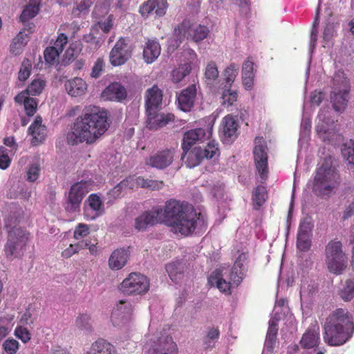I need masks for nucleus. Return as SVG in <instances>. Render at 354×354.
Returning <instances> with one entry per match:
<instances>
[{
    "label": "nucleus",
    "mask_w": 354,
    "mask_h": 354,
    "mask_svg": "<svg viewBox=\"0 0 354 354\" xmlns=\"http://www.w3.org/2000/svg\"><path fill=\"white\" fill-rule=\"evenodd\" d=\"M324 329V340L326 344L332 346L342 345L354 333L353 317L346 309H336L326 319Z\"/></svg>",
    "instance_id": "f03ea898"
},
{
    "label": "nucleus",
    "mask_w": 354,
    "mask_h": 354,
    "mask_svg": "<svg viewBox=\"0 0 354 354\" xmlns=\"http://www.w3.org/2000/svg\"><path fill=\"white\" fill-rule=\"evenodd\" d=\"M19 342L14 339H8L3 344V349L9 354H15L19 349Z\"/></svg>",
    "instance_id": "680f3d73"
},
{
    "label": "nucleus",
    "mask_w": 354,
    "mask_h": 354,
    "mask_svg": "<svg viewBox=\"0 0 354 354\" xmlns=\"http://www.w3.org/2000/svg\"><path fill=\"white\" fill-rule=\"evenodd\" d=\"M341 151L344 159L348 162L350 169H354V140H350L343 144Z\"/></svg>",
    "instance_id": "ea45409f"
},
{
    "label": "nucleus",
    "mask_w": 354,
    "mask_h": 354,
    "mask_svg": "<svg viewBox=\"0 0 354 354\" xmlns=\"http://www.w3.org/2000/svg\"><path fill=\"white\" fill-rule=\"evenodd\" d=\"M41 0H30L20 16L22 21H26L35 17L40 10Z\"/></svg>",
    "instance_id": "e433bc0d"
},
{
    "label": "nucleus",
    "mask_w": 354,
    "mask_h": 354,
    "mask_svg": "<svg viewBox=\"0 0 354 354\" xmlns=\"http://www.w3.org/2000/svg\"><path fill=\"white\" fill-rule=\"evenodd\" d=\"M175 156L174 149L162 150L150 156L147 159L146 164L157 169H164L172 164Z\"/></svg>",
    "instance_id": "6ab92c4d"
},
{
    "label": "nucleus",
    "mask_w": 354,
    "mask_h": 354,
    "mask_svg": "<svg viewBox=\"0 0 354 354\" xmlns=\"http://www.w3.org/2000/svg\"><path fill=\"white\" fill-rule=\"evenodd\" d=\"M239 68L236 64H231L228 67L225 68L223 72L225 77V81L226 84L225 87H230L234 82L238 73Z\"/></svg>",
    "instance_id": "a18cd8bd"
},
{
    "label": "nucleus",
    "mask_w": 354,
    "mask_h": 354,
    "mask_svg": "<svg viewBox=\"0 0 354 354\" xmlns=\"http://www.w3.org/2000/svg\"><path fill=\"white\" fill-rule=\"evenodd\" d=\"M45 85L46 83L42 79L37 78L34 80L23 92H26L27 95H38L42 92Z\"/></svg>",
    "instance_id": "49530a36"
},
{
    "label": "nucleus",
    "mask_w": 354,
    "mask_h": 354,
    "mask_svg": "<svg viewBox=\"0 0 354 354\" xmlns=\"http://www.w3.org/2000/svg\"><path fill=\"white\" fill-rule=\"evenodd\" d=\"M220 336L219 330L217 328H210L207 332V335L204 338V345L207 348H212L215 346L216 341Z\"/></svg>",
    "instance_id": "de8ad7c7"
},
{
    "label": "nucleus",
    "mask_w": 354,
    "mask_h": 354,
    "mask_svg": "<svg viewBox=\"0 0 354 354\" xmlns=\"http://www.w3.org/2000/svg\"><path fill=\"white\" fill-rule=\"evenodd\" d=\"M28 133L32 137V142L34 145L41 142L46 136V129L42 124V119L41 117L37 116L35 121L31 124L28 128Z\"/></svg>",
    "instance_id": "7c9ffc66"
},
{
    "label": "nucleus",
    "mask_w": 354,
    "mask_h": 354,
    "mask_svg": "<svg viewBox=\"0 0 354 354\" xmlns=\"http://www.w3.org/2000/svg\"><path fill=\"white\" fill-rule=\"evenodd\" d=\"M107 119L105 110L97 106L86 107L68 133L67 142L71 145L95 143L108 130L109 124Z\"/></svg>",
    "instance_id": "f257e3e1"
},
{
    "label": "nucleus",
    "mask_w": 354,
    "mask_h": 354,
    "mask_svg": "<svg viewBox=\"0 0 354 354\" xmlns=\"http://www.w3.org/2000/svg\"><path fill=\"white\" fill-rule=\"evenodd\" d=\"M165 270L170 279L174 282H178L183 274V265L181 261H176L167 264Z\"/></svg>",
    "instance_id": "58836bf2"
},
{
    "label": "nucleus",
    "mask_w": 354,
    "mask_h": 354,
    "mask_svg": "<svg viewBox=\"0 0 354 354\" xmlns=\"http://www.w3.org/2000/svg\"><path fill=\"white\" fill-rule=\"evenodd\" d=\"M145 354H178L177 344L165 328L151 320L144 339Z\"/></svg>",
    "instance_id": "20e7f679"
},
{
    "label": "nucleus",
    "mask_w": 354,
    "mask_h": 354,
    "mask_svg": "<svg viewBox=\"0 0 354 354\" xmlns=\"http://www.w3.org/2000/svg\"><path fill=\"white\" fill-rule=\"evenodd\" d=\"M93 182L84 181L75 183L69 190L66 202V209L68 212H75L80 210L81 203L86 194L91 190Z\"/></svg>",
    "instance_id": "9b49d317"
},
{
    "label": "nucleus",
    "mask_w": 354,
    "mask_h": 354,
    "mask_svg": "<svg viewBox=\"0 0 354 354\" xmlns=\"http://www.w3.org/2000/svg\"><path fill=\"white\" fill-rule=\"evenodd\" d=\"M197 214L193 208L189 209L183 216L169 225L174 233H180L187 236L192 234L196 228Z\"/></svg>",
    "instance_id": "a211bd4d"
},
{
    "label": "nucleus",
    "mask_w": 354,
    "mask_h": 354,
    "mask_svg": "<svg viewBox=\"0 0 354 354\" xmlns=\"http://www.w3.org/2000/svg\"><path fill=\"white\" fill-rule=\"evenodd\" d=\"M127 95L126 88L118 82L109 84L102 93V99L108 101L121 102Z\"/></svg>",
    "instance_id": "a878e982"
},
{
    "label": "nucleus",
    "mask_w": 354,
    "mask_h": 354,
    "mask_svg": "<svg viewBox=\"0 0 354 354\" xmlns=\"http://www.w3.org/2000/svg\"><path fill=\"white\" fill-rule=\"evenodd\" d=\"M40 168L37 163L32 164L27 171V180L30 182L35 181L39 175Z\"/></svg>",
    "instance_id": "e2e57ef3"
},
{
    "label": "nucleus",
    "mask_w": 354,
    "mask_h": 354,
    "mask_svg": "<svg viewBox=\"0 0 354 354\" xmlns=\"http://www.w3.org/2000/svg\"><path fill=\"white\" fill-rule=\"evenodd\" d=\"M161 48L156 39L148 40L143 49V59L147 64H151L159 57Z\"/></svg>",
    "instance_id": "2f4dec72"
},
{
    "label": "nucleus",
    "mask_w": 354,
    "mask_h": 354,
    "mask_svg": "<svg viewBox=\"0 0 354 354\" xmlns=\"http://www.w3.org/2000/svg\"><path fill=\"white\" fill-rule=\"evenodd\" d=\"M87 354H116L114 346L104 339L94 342L87 351Z\"/></svg>",
    "instance_id": "c9c22d12"
},
{
    "label": "nucleus",
    "mask_w": 354,
    "mask_h": 354,
    "mask_svg": "<svg viewBox=\"0 0 354 354\" xmlns=\"http://www.w3.org/2000/svg\"><path fill=\"white\" fill-rule=\"evenodd\" d=\"M59 55V50L56 47H48L44 53L45 61L49 64H55L58 60Z\"/></svg>",
    "instance_id": "4d7b16f0"
},
{
    "label": "nucleus",
    "mask_w": 354,
    "mask_h": 354,
    "mask_svg": "<svg viewBox=\"0 0 354 354\" xmlns=\"http://www.w3.org/2000/svg\"><path fill=\"white\" fill-rule=\"evenodd\" d=\"M15 336L21 339L24 343L30 341L31 335L27 327L23 325H18L15 330Z\"/></svg>",
    "instance_id": "bf43d9fd"
},
{
    "label": "nucleus",
    "mask_w": 354,
    "mask_h": 354,
    "mask_svg": "<svg viewBox=\"0 0 354 354\" xmlns=\"http://www.w3.org/2000/svg\"><path fill=\"white\" fill-rule=\"evenodd\" d=\"M163 182L151 179H145L141 176L136 178L129 177L121 181L112 190L113 194L119 192L124 188L133 189L135 185L142 188H149L151 190H158L163 187Z\"/></svg>",
    "instance_id": "f3484780"
},
{
    "label": "nucleus",
    "mask_w": 354,
    "mask_h": 354,
    "mask_svg": "<svg viewBox=\"0 0 354 354\" xmlns=\"http://www.w3.org/2000/svg\"><path fill=\"white\" fill-rule=\"evenodd\" d=\"M313 227L314 223L313 218L309 216H306L300 221L297 233L312 236Z\"/></svg>",
    "instance_id": "09e8293b"
},
{
    "label": "nucleus",
    "mask_w": 354,
    "mask_h": 354,
    "mask_svg": "<svg viewBox=\"0 0 354 354\" xmlns=\"http://www.w3.org/2000/svg\"><path fill=\"white\" fill-rule=\"evenodd\" d=\"M15 102L19 104H24L26 113L28 116H32L37 109L36 100L27 95L26 92H21L15 97Z\"/></svg>",
    "instance_id": "f704fd0d"
},
{
    "label": "nucleus",
    "mask_w": 354,
    "mask_h": 354,
    "mask_svg": "<svg viewBox=\"0 0 354 354\" xmlns=\"http://www.w3.org/2000/svg\"><path fill=\"white\" fill-rule=\"evenodd\" d=\"M209 30L207 27L198 24H190L185 21L174 30V38L169 40V48H177L184 38L199 42L205 39Z\"/></svg>",
    "instance_id": "0eeeda50"
},
{
    "label": "nucleus",
    "mask_w": 354,
    "mask_h": 354,
    "mask_svg": "<svg viewBox=\"0 0 354 354\" xmlns=\"http://www.w3.org/2000/svg\"><path fill=\"white\" fill-rule=\"evenodd\" d=\"M340 183V178L330 158L326 159L317 169L313 189L319 195H328Z\"/></svg>",
    "instance_id": "39448f33"
},
{
    "label": "nucleus",
    "mask_w": 354,
    "mask_h": 354,
    "mask_svg": "<svg viewBox=\"0 0 354 354\" xmlns=\"http://www.w3.org/2000/svg\"><path fill=\"white\" fill-rule=\"evenodd\" d=\"M28 233L19 227H14L8 233L5 245V254L10 259L21 258L26 250Z\"/></svg>",
    "instance_id": "9d476101"
},
{
    "label": "nucleus",
    "mask_w": 354,
    "mask_h": 354,
    "mask_svg": "<svg viewBox=\"0 0 354 354\" xmlns=\"http://www.w3.org/2000/svg\"><path fill=\"white\" fill-rule=\"evenodd\" d=\"M333 87L330 101L335 111L342 113L346 109L349 98L350 86L346 75L337 71L333 78Z\"/></svg>",
    "instance_id": "6e6552de"
},
{
    "label": "nucleus",
    "mask_w": 354,
    "mask_h": 354,
    "mask_svg": "<svg viewBox=\"0 0 354 354\" xmlns=\"http://www.w3.org/2000/svg\"><path fill=\"white\" fill-rule=\"evenodd\" d=\"M64 86L68 94L73 97L82 96L87 91V84L80 77H74L67 80Z\"/></svg>",
    "instance_id": "c85d7f7f"
},
{
    "label": "nucleus",
    "mask_w": 354,
    "mask_h": 354,
    "mask_svg": "<svg viewBox=\"0 0 354 354\" xmlns=\"http://www.w3.org/2000/svg\"><path fill=\"white\" fill-rule=\"evenodd\" d=\"M149 288V281L142 274L132 272L121 283L120 289L127 295H142Z\"/></svg>",
    "instance_id": "f8f14e48"
},
{
    "label": "nucleus",
    "mask_w": 354,
    "mask_h": 354,
    "mask_svg": "<svg viewBox=\"0 0 354 354\" xmlns=\"http://www.w3.org/2000/svg\"><path fill=\"white\" fill-rule=\"evenodd\" d=\"M319 342V328L317 325L311 326L303 335L300 346L304 349L315 348Z\"/></svg>",
    "instance_id": "bb28decb"
},
{
    "label": "nucleus",
    "mask_w": 354,
    "mask_h": 354,
    "mask_svg": "<svg viewBox=\"0 0 354 354\" xmlns=\"http://www.w3.org/2000/svg\"><path fill=\"white\" fill-rule=\"evenodd\" d=\"M185 156H187L186 165L189 168H193L200 164L204 158L201 147H194L190 151H183Z\"/></svg>",
    "instance_id": "4c0bfd02"
},
{
    "label": "nucleus",
    "mask_w": 354,
    "mask_h": 354,
    "mask_svg": "<svg viewBox=\"0 0 354 354\" xmlns=\"http://www.w3.org/2000/svg\"><path fill=\"white\" fill-rule=\"evenodd\" d=\"M335 26L333 24H328L323 33V47H328L330 44L331 39L335 36Z\"/></svg>",
    "instance_id": "5fc2aeb1"
},
{
    "label": "nucleus",
    "mask_w": 354,
    "mask_h": 354,
    "mask_svg": "<svg viewBox=\"0 0 354 354\" xmlns=\"http://www.w3.org/2000/svg\"><path fill=\"white\" fill-rule=\"evenodd\" d=\"M281 317L272 316L269 321V327L266 335V344L268 346H272L274 342L276 335L278 332L277 322Z\"/></svg>",
    "instance_id": "37998d69"
},
{
    "label": "nucleus",
    "mask_w": 354,
    "mask_h": 354,
    "mask_svg": "<svg viewBox=\"0 0 354 354\" xmlns=\"http://www.w3.org/2000/svg\"><path fill=\"white\" fill-rule=\"evenodd\" d=\"M147 113V127L149 129L156 130L161 128L174 119L172 113H159L158 109L146 111Z\"/></svg>",
    "instance_id": "4be33fe9"
},
{
    "label": "nucleus",
    "mask_w": 354,
    "mask_h": 354,
    "mask_svg": "<svg viewBox=\"0 0 354 354\" xmlns=\"http://www.w3.org/2000/svg\"><path fill=\"white\" fill-rule=\"evenodd\" d=\"M89 233V229L87 225L80 223L75 228L74 232V238L80 239L85 237Z\"/></svg>",
    "instance_id": "0e129e2a"
},
{
    "label": "nucleus",
    "mask_w": 354,
    "mask_h": 354,
    "mask_svg": "<svg viewBox=\"0 0 354 354\" xmlns=\"http://www.w3.org/2000/svg\"><path fill=\"white\" fill-rule=\"evenodd\" d=\"M238 94L236 91L232 90L230 87H224L222 92V104L230 106L236 102Z\"/></svg>",
    "instance_id": "8fccbe9b"
},
{
    "label": "nucleus",
    "mask_w": 354,
    "mask_h": 354,
    "mask_svg": "<svg viewBox=\"0 0 354 354\" xmlns=\"http://www.w3.org/2000/svg\"><path fill=\"white\" fill-rule=\"evenodd\" d=\"M133 307L131 301L120 300L116 304L111 314V322L115 326H127L133 318Z\"/></svg>",
    "instance_id": "4468645a"
},
{
    "label": "nucleus",
    "mask_w": 354,
    "mask_h": 354,
    "mask_svg": "<svg viewBox=\"0 0 354 354\" xmlns=\"http://www.w3.org/2000/svg\"><path fill=\"white\" fill-rule=\"evenodd\" d=\"M132 47L125 38L121 37L109 54L110 63L114 66H121L131 57Z\"/></svg>",
    "instance_id": "2eb2a0df"
},
{
    "label": "nucleus",
    "mask_w": 354,
    "mask_h": 354,
    "mask_svg": "<svg viewBox=\"0 0 354 354\" xmlns=\"http://www.w3.org/2000/svg\"><path fill=\"white\" fill-rule=\"evenodd\" d=\"M316 130L324 142L335 144L340 140L341 136L337 133V126L329 107H324L320 110L317 118Z\"/></svg>",
    "instance_id": "1a4fd4ad"
},
{
    "label": "nucleus",
    "mask_w": 354,
    "mask_h": 354,
    "mask_svg": "<svg viewBox=\"0 0 354 354\" xmlns=\"http://www.w3.org/2000/svg\"><path fill=\"white\" fill-rule=\"evenodd\" d=\"M160 212L156 209V207H153L149 211H146L142 213L135 220V228L138 231L145 230L148 226L153 225L156 223H160Z\"/></svg>",
    "instance_id": "5701e85b"
},
{
    "label": "nucleus",
    "mask_w": 354,
    "mask_h": 354,
    "mask_svg": "<svg viewBox=\"0 0 354 354\" xmlns=\"http://www.w3.org/2000/svg\"><path fill=\"white\" fill-rule=\"evenodd\" d=\"M104 65L103 60L100 58L97 59L92 68L91 76L95 78L98 77L103 70Z\"/></svg>",
    "instance_id": "774afa93"
},
{
    "label": "nucleus",
    "mask_w": 354,
    "mask_h": 354,
    "mask_svg": "<svg viewBox=\"0 0 354 354\" xmlns=\"http://www.w3.org/2000/svg\"><path fill=\"white\" fill-rule=\"evenodd\" d=\"M160 214V223H165L168 225L176 221L192 208L183 203L176 200H170L165 203L164 209L156 207Z\"/></svg>",
    "instance_id": "ddd939ff"
},
{
    "label": "nucleus",
    "mask_w": 354,
    "mask_h": 354,
    "mask_svg": "<svg viewBox=\"0 0 354 354\" xmlns=\"http://www.w3.org/2000/svg\"><path fill=\"white\" fill-rule=\"evenodd\" d=\"M30 32V30L24 29L17 34V35L12 39L10 46V50L11 53L17 55L22 52L23 48L29 40V35Z\"/></svg>",
    "instance_id": "72a5a7b5"
},
{
    "label": "nucleus",
    "mask_w": 354,
    "mask_h": 354,
    "mask_svg": "<svg viewBox=\"0 0 354 354\" xmlns=\"http://www.w3.org/2000/svg\"><path fill=\"white\" fill-rule=\"evenodd\" d=\"M312 236L297 233V247L300 251L306 252L311 247Z\"/></svg>",
    "instance_id": "603ef678"
},
{
    "label": "nucleus",
    "mask_w": 354,
    "mask_h": 354,
    "mask_svg": "<svg viewBox=\"0 0 354 354\" xmlns=\"http://www.w3.org/2000/svg\"><path fill=\"white\" fill-rule=\"evenodd\" d=\"M241 75L254 77V63L252 61L248 59L244 62Z\"/></svg>",
    "instance_id": "69168bd1"
},
{
    "label": "nucleus",
    "mask_w": 354,
    "mask_h": 354,
    "mask_svg": "<svg viewBox=\"0 0 354 354\" xmlns=\"http://www.w3.org/2000/svg\"><path fill=\"white\" fill-rule=\"evenodd\" d=\"M204 158L210 159L218 155V144L215 141L208 142L205 148H202Z\"/></svg>",
    "instance_id": "6e6d98bb"
},
{
    "label": "nucleus",
    "mask_w": 354,
    "mask_h": 354,
    "mask_svg": "<svg viewBox=\"0 0 354 354\" xmlns=\"http://www.w3.org/2000/svg\"><path fill=\"white\" fill-rule=\"evenodd\" d=\"M129 252L125 249H118L113 251L109 258V264L112 270L122 268L127 262Z\"/></svg>",
    "instance_id": "473e14b6"
},
{
    "label": "nucleus",
    "mask_w": 354,
    "mask_h": 354,
    "mask_svg": "<svg viewBox=\"0 0 354 354\" xmlns=\"http://www.w3.org/2000/svg\"><path fill=\"white\" fill-rule=\"evenodd\" d=\"M31 71V63L28 59L24 60L19 71V80L20 81L26 80L30 76Z\"/></svg>",
    "instance_id": "052dcab7"
},
{
    "label": "nucleus",
    "mask_w": 354,
    "mask_h": 354,
    "mask_svg": "<svg viewBox=\"0 0 354 354\" xmlns=\"http://www.w3.org/2000/svg\"><path fill=\"white\" fill-rule=\"evenodd\" d=\"M146 111L158 109L162 100V94L157 86H153L146 91Z\"/></svg>",
    "instance_id": "c756f323"
},
{
    "label": "nucleus",
    "mask_w": 354,
    "mask_h": 354,
    "mask_svg": "<svg viewBox=\"0 0 354 354\" xmlns=\"http://www.w3.org/2000/svg\"><path fill=\"white\" fill-rule=\"evenodd\" d=\"M75 326L80 330L86 334L93 331L91 316L88 314L80 315L75 320Z\"/></svg>",
    "instance_id": "79ce46f5"
},
{
    "label": "nucleus",
    "mask_w": 354,
    "mask_h": 354,
    "mask_svg": "<svg viewBox=\"0 0 354 354\" xmlns=\"http://www.w3.org/2000/svg\"><path fill=\"white\" fill-rule=\"evenodd\" d=\"M192 70L189 64L185 63L180 64L178 67L174 68L171 72V80L174 83H179L187 75H188Z\"/></svg>",
    "instance_id": "a19ab883"
},
{
    "label": "nucleus",
    "mask_w": 354,
    "mask_h": 354,
    "mask_svg": "<svg viewBox=\"0 0 354 354\" xmlns=\"http://www.w3.org/2000/svg\"><path fill=\"white\" fill-rule=\"evenodd\" d=\"M197 93L196 85H192L183 90L177 97L179 108L185 111H189L193 107Z\"/></svg>",
    "instance_id": "393cba45"
},
{
    "label": "nucleus",
    "mask_w": 354,
    "mask_h": 354,
    "mask_svg": "<svg viewBox=\"0 0 354 354\" xmlns=\"http://www.w3.org/2000/svg\"><path fill=\"white\" fill-rule=\"evenodd\" d=\"M246 260V254L241 253L237 257L231 270L228 268L216 270L208 278L209 285L216 287L226 295L231 294L232 288L237 286L243 278V266Z\"/></svg>",
    "instance_id": "7ed1b4c3"
},
{
    "label": "nucleus",
    "mask_w": 354,
    "mask_h": 354,
    "mask_svg": "<svg viewBox=\"0 0 354 354\" xmlns=\"http://www.w3.org/2000/svg\"><path fill=\"white\" fill-rule=\"evenodd\" d=\"M167 8V0H149L140 8V12L145 17L153 14L156 17H162L166 13Z\"/></svg>",
    "instance_id": "b1692460"
},
{
    "label": "nucleus",
    "mask_w": 354,
    "mask_h": 354,
    "mask_svg": "<svg viewBox=\"0 0 354 354\" xmlns=\"http://www.w3.org/2000/svg\"><path fill=\"white\" fill-rule=\"evenodd\" d=\"M86 203L87 205L84 207V216L86 220H95L104 214V204L98 195L91 194L86 200Z\"/></svg>",
    "instance_id": "412c9836"
},
{
    "label": "nucleus",
    "mask_w": 354,
    "mask_h": 354,
    "mask_svg": "<svg viewBox=\"0 0 354 354\" xmlns=\"http://www.w3.org/2000/svg\"><path fill=\"white\" fill-rule=\"evenodd\" d=\"M339 296L345 301L354 298V279H347L339 290Z\"/></svg>",
    "instance_id": "c03bdc74"
},
{
    "label": "nucleus",
    "mask_w": 354,
    "mask_h": 354,
    "mask_svg": "<svg viewBox=\"0 0 354 354\" xmlns=\"http://www.w3.org/2000/svg\"><path fill=\"white\" fill-rule=\"evenodd\" d=\"M68 42V37L67 36L64 34L61 33L57 37V40L55 42V45L53 47H56L57 50H59V53H62L64 50V46Z\"/></svg>",
    "instance_id": "338daca9"
},
{
    "label": "nucleus",
    "mask_w": 354,
    "mask_h": 354,
    "mask_svg": "<svg viewBox=\"0 0 354 354\" xmlns=\"http://www.w3.org/2000/svg\"><path fill=\"white\" fill-rule=\"evenodd\" d=\"M93 3V0H81L77 7L73 8V15L79 17L82 14L87 13Z\"/></svg>",
    "instance_id": "13d9d810"
},
{
    "label": "nucleus",
    "mask_w": 354,
    "mask_h": 354,
    "mask_svg": "<svg viewBox=\"0 0 354 354\" xmlns=\"http://www.w3.org/2000/svg\"><path fill=\"white\" fill-rule=\"evenodd\" d=\"M223 139L225 142H230L236 138L238 124L235 118L228 115L222 120Z\"/></svg>",
    "instance_id": "cd10ccee"
},
{
    "label": "nucleus",
    "mask_w": 354,
    "mask_h": 354,
    "mask_svg": "<svg viewBox=\"0 0 354 354\" xmlns=\"http://www.w3.org/2000/svg\"><path fill=\"white\" fill-rule=\"evenodd\" d=\"M205 77L208 83H211L217 79L218 71L215 62H209L207 63L205 70Z\"/></svg>",
    "instance_id": "864d4df0"
},
{
    "label": "nucleus",
    "mask_w": 354,
    "mask_h": 354,
    "mask_svg": "<svg viewBox=\"0 0 354 354\" xmlns=\"http://www.w3.org/2000/svg\"><path fill=\"white\" fill-rule=\"evenodd\" d=\"M267 150L265 140L262 137H257L254 140L253 153L257 169L261 179H265L268 173Z\"/></svg>",
    "instance_id": "dca6fc26"
},
{
    "label": "nucleus",
    "mask_w": 354,
    "mask_h": 354,
    "mask_svg": "<svg viewBox=\"0 0 354 354\" xmlns=\"http://www.w3.org/2000/svg\"><path fill=\"white\" fill-rule=\"evenodd\" d=\"M325 263L328 270L335 274H342L347 267V255L342 243L337 239L330 241L325 247Z\"/></svg>",
    "instance_id": "423d86ee"
},
{
    "label": "nucleus",
    "mask_w": 354,
    "mask_h": 354,
    "mask_svg": "<svg viewBox=\"0 0 354 354\" xmlns=\"http://www.w3.org/2000/svg\"><path fill=\"white\" fill-rule=\"evenodd\" d=\"M267 198V192L265 187L259 185L253 193L252 199L257 207L261 206Z\"/></svg>",
    "instance_id": "3c124183"
},
{
    "label": "nucleus",
    "mask_w": 354,
    "mask_h": 354,
    "mask_svg": "<svg viewBox=\"0 0 354 354\" xmlns=\"http://www.w3.org/2000/svg\"><path fill=\"white\" fill-rule=\"evenodd\" d=\"M211 135V129L207 131H205L204 129L198 128L185 132L182 143V149L183 151H189L192 145L209 139Z\"/></svg>",
    "instance_id": "aec40b11"
}]
</instances>
